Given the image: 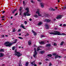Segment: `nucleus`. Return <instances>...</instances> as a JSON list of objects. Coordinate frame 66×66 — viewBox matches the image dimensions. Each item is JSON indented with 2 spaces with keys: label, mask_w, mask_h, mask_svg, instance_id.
I'll list each match as a JSON object with an SVG mask.
<instances>
[{
  "label": "nucleus",
  "mask_w": 66,
  "mask_h": 66,
  "mask_svg": "<svg viewBox=\"0 0 66 66\" xmlns=\"http://www.w3.org/2000/svg\"><path fill=\"white\" fill-rule=\"evenodd\" d=\"M49 34H52V35H63L64 33H62L61 34V33L58 32L56 31H55L54 32H50Z\"/></svg>",
  "instance_id": "1"
},
{
  "label": "nucleus",
  "mask_w": 66,
  "mask_h": 66,
  "mask_svg": "<svg viewBox=\"0 0 66 66\" xmlns=\"http://www.w3.org/2000/svg\"><path fill=\"white\" fill-rule=\"evenodd\" d=\"M10 42H6L4 43V45L5 46H6L7 47H10V46H12V44L10 43Z\"/></svg>",
  "instance_id": "2"
},
{
  "label": "nucleus",
  "mask_w": 66,
  "mask_h": 66,
  "mask_svg": "<svg viewBox=\"0 0 66 66\" xmlns=\"http://www.w3.org/2000/svg\"><path fill=\"white\" fill-rule=\"evenodd\" d=\"M15 53H14V55H17L18 57H19L22 55L21 54H20V52H17L16 51V49L15 51Z\"/></svg>",
  "instance_id": "3"
},
{
  "label": "nucleus",
  "mask_w": 66,
  "mask_h": 66,
  "mask_svg": "<svg viewBox=\"0 0 66 66\" xmlns=\"http://www.w3.org/2000/svg\"><path fill=\"white\" fill-rule=\"evenodd\" d=\"M34 50H35L34 52V54H33V56L35 58H36V55L38 53L37 52H36V48H34Z\"/></svg>",
  "instance_id": "4"
},
{
  "label": "nucleus",
  "mask_w": 66,
  "mask_h": 66,
  "mask_svg": "<svg viewBox=\"0 0 66 66\" xmlns=\"http://www.w3.org/2000/svg\"><path fill=\"white\" fill-rule=\"evenodd\" d=\"M63 17V15H59L57 16L56 19H61Z\"/></svg>",
  "instance_id": "5"
},
{
  "label": "nucleus",
  "mask_w": 66,
  "mask_h": 66,
  "mask_svg": "<svg viewBox=\"0 0 66 66\" xmlns=\"http://www.w3.org/2000/svg\"><path fill=\"white\" fill-rule=\"evenodd\" d=\"M37 11L36 12V14H38L39 16H41V14H39V9H38Z\"/></svg>",
  "instance_id": "6"
},
{
  "label": "nucleus",
  "mask_w": 66,
  "mask_h": 66,
  "mask_svg": "<svg viewBox=\"0 0 66 66\" xmlns=\"http://www.w3.org/2000/svg\"><path fill=\"white\" fill-rule=\"evenodd\" d=\"M41 5V7L42 8H44V4L43 3H40Z\"/></svg>",
  "instance_id": "7"
},
{
  "label": "nucleus",
  "mask_w": 66,
  "mask_h": 66,
  "mask_svg": "<svg viewBox=\"0 0 66 66\" xmlns=\"http://www.w3.org/2000/svg\"><path fill=\"white\" fill-rule=\"evenodd\" d=\"M31 64L32 65H33L34 66H37V65L36 64H35V63L34 62H32L31 63Z\"/></svg>",
  "instance_id": "8"
},
{
  "label": "nucleus",
  "mask_w": 66,
  "mask_h": 66,
  "mask_svg": "<svg viewBox=\"0 0 66 66\" xmlns=\"http://www.w3.org/2000/svg\"><path fill=\"white\" fill-rule=\"evenodd\" d=\"M45 21L46 22H50L51 21V20H49V19H45Z\"/></svg>",
  "instance_id": "9"
},
{
  "label": "nucleus",
  "mask_w": 66,
  "mask_h": 66,
  "mask_svg": "<svg viewBox=\"0 0 66 66\" xmlns=\"http://www.w3.org/2000/svg\"><path fill=\"white\" fill-rule=\"evenodd\" d=\"M49 26L48 24H46L45 26L46 29H49Z\"/></svg>",
  "instance_id": "10"
},
{
  "label": "nucleus",
  "mask_w": 66,
  "mask_h": 66,
  "mask_svg": "<svg viewBox=\"0 0 66 66\" xmlns=\"http://www.w3.org/2000/svg\"><path fill=\"white\" fill-rule=\"evenodd\" d=\"M32 31L34 35L35 36L37 34V33L36 32H35L34 31H33V30H32Z\"/></svg>",
  "instance_id": "11"
},
{
  "label": "nucleus",
  "mask_w": 66,
  "mask_h": 66,
  "mask_svg": "<svg viewBox=\"0 0 66 66\" xmlns=\"http://www.w3.org/2000/svg\"><path fill=\"white\" fill-rule=\"evenodd\" d=\"M39 43L40 44L44 45L45 44V43L44 41H42L41 42H39Z\"/></svg>",
  "instance_id": "12"
},
{
  "label": "nucleus",
  "mask_w": 66,
  "mask_h": 66,
  "mask_svg": "<svg viewBox=\"0 0 66 66\" xmlns=\"http://www.w3.org/2000/svg\"><path fill=\"white\" fill-rule=\"evenodd\" d=\"M25 10H26V11H27V12H26V13H29V9H28V8H26V9H25Z\"/></svg>",
  "instance_id": "13"
},
{
  "label": "nucleus",
  "mask_w": 66,
  "mask_h": 66,
  "mask_svg": "<svg viewBox=\"0 0 66 66\" xmlns=\"http://www.w3.org/2000/svg\"><path fill=\"white\" fill-rule=\"evenodd\" d=\"M22 10V7H21L19 9V11H20V12H21L20 14V15H21V13L22 12L21 11Z\"/></svg>",
  "instance_id": "14"
},
{
  "label": "nucleus",
  "mask_w": 66,
  "mask_h": 66,
  "mask_svg": "<svg viewBox=\"0 0 66 66\" xmlns=\"http://www.w3.org/2000/svg\"><path fill=\"white\" fill-rule=\"evenodd\" d=\"M3 56H4V54L3 53H0V57H2Z\"/></svg>",
  "instance_id": "15"
},
{
  "label": "nucleus",
  "mask_w": 66,
  "mask_h": 66,
  "mask_svg": "<svg viewBox=\"0 0 66 66\" xmlns=\"http://www.w3.org/2000/svg\"><path fill=\"white\" fill-rule=\"evenodd\" d=\"M43 24L42 22H40L38 24V25L39 26H40V25H42Z\"/></svg>",
  "instance_id": "16"
},
{
  "label": "nucleus",
  "mask_w": 66,
  "mask_h": 66,
  "mask_svg": "<svg viewBox=\"0 0 66 66\" xmlns=\"http://www.w3.org/2000/svg\"><path fill=\"white\" fill-rule=\"evenodd\" d=\"M28 44L29 45H31V41L30 40L28 42Z\"/></svg>",
  "instance_id": "17"
},
{
  "label": "nucleus",
  "mask_w": 66,
  "mask_h": 66,
  "mask_svg": "<svg viewBox=\"0 0 66 66\" xmlns=\"http://www.w3.org/2000/svg\"><path fill=\"white\" fill-rule=\"evenodd\" d=\"M49 10H50V11H55V10L53 8H50Z\"/></svg>",
  "instance_id": "18"
},
{
  "label": "nucleus",
  "mask_w": 66,
  "mask_h": 66,
  "mask_svg": "<svg viewBox=\"0 0 66 66\" xmlns=\"http://www.w3.org/2000/svg\"><path fill=\"white\" fill-rule=\"evenodd\" d=\"M40 53L41 54H43V53H45V51H40Z\"/></svg>",
  "instance_id": "19"
},
{
  "label": "nucleus",
  "mask_w": 66,
  "mask_h": 66,
  "mask_svg": "<svg viewBox=\"0 0 66 66\" xmlns=\"http://www.w3.org/2000/svg\"><path fill=\"white\" fill-rule=\"evenodd\" d=\"M47 56H49V57H52V55L51 54H48L47 55Z\"/></svg>",
  "instance_id": "20"
},
{
  "label": "nucleus",
  "mask_w": 66,
  "mask_h": 66,
  "mask_svg": "<svg viewBox=\"0 0 66 66\" xmlns=\"http://www.w3.org/2000/svg\"><path fill=\"white\" fill-rule=\"evenodd\" d=\"M57 57H59V55H56L55 56V59H56Z\"/></svg>",
  "instance_id": "21"
},
{
  "label": "nucleus",
  "mask_w": 66,
  "mask_h": 66,
  "mask_svg": "<svg viewBox=\"0 0 66 66\" xmlns=\"http://www.w3.org/2000/svg\"><path fill=\"white\" fill-rule=\"evenodd\" d=\"M46 47H50L51 45L50 44H47L46 46Z\"/></svg>",
  "instance_id": "22"
},
{
  "label": "nucleus",
  "mask_w": 66,
  "mask_h": 66,
  "mask_svg": "<svg viewBox=\"0 0 66 66\" xmlns=\"http://www.w3.org/2000/svg\"><path fill=\"white\" fill-rule=\"evenodd\" d=\"M45 37V35H41V38H42V37Z\"/></svg>",
  "instance_id": "23"
},
{
  "label": "nucleus",
  "mask_w": 66,
  "mask_h": 66,
  "mask_svg": "<svg viewBox=\"0 0 66 66\" xmlns=\"http://www.w3.org/2000/svg\"><path fill=\"white\" fill-rule=\"evenodd\" d=\"M28 65H29V63H28V62H26V64L25 65L26 66H28Z\"/></svg>",
  "instance_id": "24"
},
{
  "label": "nucleus",
  "mask_w": 66,
  "mask_h": 66,
  "mask_svg": "<svg viewBox=\"0 0 66 66\" xmlns=\"http://www.w3.org/2000/svg\"><path fill=\"white\" fill-rule=\"evenodd\" d=\"M4 50H3V49H1V50H0L1 52H4Z\"/></svg>",
  "instance_id": "25"
},
{
  "label": "nucleus",
  "mask_w": 66,
  "mask_h": 66,
  "mask_svg": "<svg viewBox=\"0 0 66 66\" xmlns=\"http://www.w3.org/2000/svg\"><path fill=\"white\" fill-rule=\"evenodd\" d=\"M27 13H23V15H24V16H27Z\"/></svg>",
  "instance_id": "26"
},
{
  "label": "nucleus",
  "mask_w": 66,
  "mask_h": 66,
  "mask_svg": "<svg viewBox=\"0 0 66 66\" xmlns=\"http://www.w3.org/2000/svg\"><path fill=\"white\" fill-rule=\"evenodd\" d=\"M34 16L35 17V18H37L38 17V15H34Z\"/></svg>",
  "instance_id": "27"
},
{
  "label": "nucleus",
  "mask_w": 66,
  "mask_h": 66,
  "mask_svg": "<svg viewBox=\"0 0 66 66\" xmlns=\"http://www.w3.org/2000/svg\"><path fill=\"white\" fill-rule=\"evenodd\" d=\"M63 43H64V42H61V43L60 44V45H61V46H62V45H63Z\"/></svg>",
  "instance_id": "28"
},
{
  "label": "nucleus",
  "mask_w": 66,
  "mask_h": 66,
  "mask_svg": "<svg viewBox=\"0 0 66 66\" xmlns=\"http://www.w3.org/2000/svg\"><path fill=\"white\" fill-rule=\"evenodd\" d=\"M19 66H22V64L20 63H20H19Z\"/></svg>",
  "instance_id": "29"
},
{
  "label": "nucleus",
  "mask_w": 66,
  "mask_h": 66,
  "mask_svg": "<svg viewBox=\"0 0 66 66\" xmlns=\"http://www.w3.org/2000/svg\"><path fill=\"white\" fill-rule=\"evenodd\" d=\"M22 27L23 29H26V28L24 27V26H22Z\"/></svg>",
  "instance_id": "30"
},
{
  "label": "nucleus",
  "mask_w": 66,
  "mask_h": 66,
  "mask_svg": "<svg viewBox=\"0 0 66 66\" xmlns=\"http://www.w3.org/2000/svg\"><path fill=\"white\" fill-rule=\"evenodd\" d=\"M18 38L20 39H23V38H22L21 37H18Z\"/></svg>",
  "instance_id": "31"
},
{
  "label": "nucleus",
  "mask_w": 66,
  "mask_h": 66,
  "mask_svg": "<svg viewBox=\"0 0 66 66\" xmlns=\"http://www.w3.org/2000/svg\"><path fill=\"white\" fill-rule=\"evenodd\" d=\"M56 53H54L53 54V55L55 56L56 55Z\"/></svg>",
  "instance_id": "32"
},
{
  "label": "nucleus",
  "mask_w": 66,
  "mask_h": 66,
  "mask_svg": "<svg viewBox=\"0 0 66 66\" xmlns=\"http://www.w3.org/2000/svg\"><path fill=\"white\" fill-rule=\"evenodd\" d=\"M52 65V63H51L50 62L49 64V66H51Z\"/></svg>",
  "instance_id": "33"
},
{
  "label": "nucleus",
  "mask_w": 66,
  "mask_h": 66,
  "mask_svg": "<svg viewBox=\"0 0 66 66\" xmlns=\"http://www.w3.org/2000/svg\"><path fill=\"white\" fill-rule=\"evenodd\" d=\"M12 49L13 50H15V47H12Z\"/></svg>",
  "instance_id": "34"
},
{
  "label": "nucleus",
  "mask_w": 66,
  "mask_h": 66,
  "mask_svg": "<svg viewBox=\"0 0 66 66\" xmlns=\"http://www.w3.org/2000/svg\"><path fill=\"white\" fill-rule=\"evenodd\" d=\"M11 11L12 12V14H14L15 12V11L14 10H11Z\"/></svg>",
  "instance_id": "35"
},
{
  "label": "nucleus",
  "mask_w": 66,
  "mask_h": 66,
  "mask_svg": "<svg viewBox=\"0 0 66 66\" xmlns=\"http://www.w3.org/2000/svg\"><path fill=\"white\" fill-rule=\"evenodd\" d=\"M27 16H30V15H30V14L28 13H27Z\"/></svg>",
  "instance_id": "36"
},
{
  "label": "nucleus",
  "mask_w": 66,
  "mask_h": 66,
  "mask_svg": "<svg viewBox=\"0 0 66 66\" xmlns=\"http://www.w3.org/2000/svg\"><path fill=\"white\" fill-rule=\"evenodd\" d=\"M29 34H27L25 36H29Z\"/></svg>",
  "instance_id": "37"
},
{
  "label": "nucleus",
  "mask_w": 66,
  "mask_h": 66,
  "mask_svg": "<svg viewBox=\"0 0 66 66\" xmlns=\"http://www.w3.org/2000/svg\"><path fill=\"white\" fill-rule=\"evenodd\" d=\"M39 50H40V49L39 48H37V51H38Z\"/></svg>",
  "instance_id": "38"
},
{
  "label": "nucleus",
  "mask_w": 66,
  "mask_h": 66,
  "mask_svg": "<svg viewBox=\"0 0 66 66\" xmlns=\"http://www.w3.org/2000/svg\"><path fill=\"white\" fill-rule=\"evenodd\" d=\"M24 23L25 24H27V22L26 21H25Z\"/></svg>",
  "instance_id": "39"
},
{
  "label": "nucleus",
  "mask_w": 66,
  "mask_h": 66,
  "mask_svg": "<svg viewBox=\"0 0 66 66\" xmlns=\"http://www.w3.org/2000/svg\"><path fill=\"white\" fill-rule=\"evenodd\" d=\"M66 9V5L64 7L63 10H65Z\"/></svg>",
  "instance_id": "40"
},
{
  "label": "nucleus",
  "mask_w": 66,
  "mask_h": 66,
  "mask_svg": "<svg viewBox=\"0 0 66 66\" xmlns=\"http://www.w3.org/2000/svg\"><path fill=\"white\" fill-rule=\"evenodd\" d=\"M54 46H56L57 45V44L55 43H54Z\"/></svg>",
  "instance_id": "41"
},
{
  "label": "nucleus",
  "mask_w": 66,
  "mask_h": 66,
  "mask_svg": "<svg viewBox=\"0 0 66 66\" xmlns=\"http://www.w3.org/2000/svg\"><path fill=\"white\" fill-rule=\"evenodd\" d=\"M15 31V29H14L13 30V32H14Z\"/></svg>",
  "instance_id": "42"
},
{
  "label": "nucleus",
  "mask_w": 66,
  "mask_h": 66,
  "mask_svg": "<svg viewBox=\"0 0 66 66\" xmlns=\"http://www.w3.org/2000/svg\"><path fill=\"white\" fill-rule=\"evenodd\" d=\"M49 60V59L46 58L45 59V60L46 61H48Z\"/></svg>",
  "instance_id": "43"
},
{
  "label": "nucleus",
  "mask_w": 66,
  "mask_h": 66,
  "mask_svg": "<svg viewBox=\"0 0 66 66\" xmlns=\"http://www.w3.org/2000/svg\"><path fill=\"white\" fill-rule=\"evenodd\" d=\"M17 9H14V12H15V11H17Z\"/></svg>",
  "instance_id": "44"
},
{
  "label": "nucleus",
  "mask_w": 66,
  "mask_h": 66,
  "mask_svg": "<svg viewBox=\"0 0 66 66\" xmlns=\"http://www.w3.org/2000/svg\"><path fill=\"white\" fill-rule=\"evenodd\" d=\"M58 57H59V58H61V57H62V56H58Z\"/></svg>",
  "instance_id": "45"
},
{
  "label": "nucleus",
  "mask_w": 66,
  "mask_h": 66,
  "mask_svg": "<svg viewBox=\"0 0 66 66\" xmlns=\"http://www.w3.org/2000/svg\"><path fill=\"white\" fill-rule=\"evenodd\" d=\"M5 17V16H3L1 17L2 18H4Z\"/></svg>",
  "instance_id": "46"
},
{
  "label": "nucleus",
  "mask_w": 66,
  "mask_h": 66,
  "mask_svg": "<svg viewBox=\"0 0 66 66\" xmlns=\"http://www.w3.org/2000/svg\"><path fill=\"white\" fill-rule=\"evenodd\" d=\"M14 40L15 41V42L16 43V42H17V39H15Z\"/></svg>",
  "instance_id": "47"
},
{
  "label": "nucleus",
  "mask_w": 66,
  "mask_h": 66,
  "mask_svg": "<svg viewBox=\"0 0 66 66\" xmlns=\"http://www.w3.org/2000/svg\"><path fill=\"white\" fill-rule=\"evenodd\" d=\"M2 37L3 38V37H4V35H2Z\"/></svg>",
  "instance_id": "48"
},
{
  "label": "nucleus",
  "mask_w": 66,
  "mask_h": 66,
  "mask_svg": "<svg viewBox=\"0 0 66 66\" xmlns=\"http://www.w3.org/2000/svg\"><path fill=\"white\" fill-rule=\"evenodd\" d=\"M63 26L64 27H66V25L65 24H64Z\"/></svg>",
  "instance_id": "49"
},
{
  "label": "nucleus",
  "mask_w": 66,
  "mask_h": 66,
  "mask_svg": "<svg viewBox=\"0 0 66 66\" xmlns=\"http://www.w3.org/2000/svg\"><path fill=\"white\" fill-rule=\"evenodd\" d=\"M62 26V24H60V27H61Z\"/></svg>",
  "instance_id": "50"
},
{
  "label": "nucleus",
  "mask_w": 66,
  "mask_h": 66,
  "mask_svg": "<svg viewBox=\"0 0 66 66\" xmlns=\"http://www.w3.org/2000/svg\"><path fill=\"white\" fill-rule=\"evenodd\" d=\"M4 13H5V11H3L2 13H3V14H4Z\"/></svg>",
  "instance_id": "51"
},
{
  "label": "nucleus",
  "mask_w": 66,
  "mask_h": 66,
  "mask_svg": "<svg viewBox=\"0 0 66 66\" xmlns=\"http://www.w3.org/2000/svg\"><path fill=\"white\" fill-rule=\"evenodd\" d=\"M18 14V13H16L15 15V16H16V15H17V14Z\"/></svg>",
  "instance_id": "52"
},
{
  "label": "nucleus",
  "mask_w": 66,
  "mask_h": 66,
  "mask_svg": "<svg viewBox=\"0 0 66 66\" xmlns=\"http://www.w3.org/2000/svg\"><path fill=\"white\" fill-rule=\"evenodd\" d=\"M21 30L20 29H19L18 30V32H20V31Z\"/></svg>",
  "instance_id": "53"
},
{
  "label": "nucleus",
  "mask_w": 66,
  "mask_h": 66,
  "mask_svg": "<svg viewBox=\"0 0 66 66\" xmlns=\"http://www.w3.org/2000/svg\"><path fill=\"white\" fill-rule=\"evenodd\" d=\"M23 26V24H21V27H22V26Z\"/></svg>",
  "instance_id": "54"
},
{
  "label": "nucleus",
  "mask_w": 66,
  "mask_h": 66,
  "mask_svg": "<svg viewBox=\"0 0 66 66\" xmlns=\"http://www.w3.org/2000/svg\"><path fill=\"white\" fill-rule=\"evenodd\" d=\"M31 3H33V0H31Z\"/></svg>",
  "instance_id": "55"
},
{
  "label": "nucleus",
  "mask_w": 66,
  "mask_h": 66,
  "mask_svg": "<svg viewBox=\"0 0 66 66\" xmlns=\"http://www.w3.org/2000/svg\"><path fill=\"white\" fill-rule=\"evenodd\" d=\"M16 42H15L13 43L12 44H15L16 43Z\"/></svg>",
  "instance_id": "56"
},
{
  "label": "nucleus",
  "mask_w": 66,
  "mask_h": 66,
  "mask_svg": "<svg viewBox=\"0 0 66 66\" xmlns=\"http://www.w3.org/2000/svg\"><path fill=\"white\" fill-rule=\"evenodd\" d=\"M23 4H24V3H25V2H24V1H23Z\"/></svg>",
  "instance_id": "57"
},
{
  "label": "nucleus",
  "mask_w": 66,
  "mask_h": 66,
  "mask_svg": "<svg viewBox=\"0 0 66 66\" xmlns=\"http://www.w3.org/2000/svg\"><path fill=\"white\" fill-rule=\"evenodd\" d=\"M55 30H57V28H55Z\"/></svg>",
  "instance_id": "58"
},
{
  "label": "nucleus",
  "mask_w": 66,
  "mask_h": 66,
  "mask_svg": "<svg viewBox=\"0 0 66 66\" xmlns=\"http://www.w3.org/2000/svg\"><path fill=\"white\" fill-rule=\"evenodd\" d=\"M29 20H30V21H32V19H29Z\"/></svg>",
  "instance_id": "59"
},
{
  "label": "nucleus",
  "mask_w": 66,
  "mask_h": 66,
  "mask_svg": "<svg viewBox=\"0 0 66 66\" xmlns=\"http://www.w3.org/2000/svg\"><path fill=\"white\" fill-rule=\"evenodd\" d=\"M39 64L40 65H41V64H42V63L41 62H39Z\"/></svg>",
  "instance_id": "60"
},
{
  "label": "nucleus",
  "mask_w": 66,
  "mask_h": 66,
  "mask_svg": "<svg viewBox=\"0 0 66 66\" xmlns=\"http://www.w3.org/2000/svg\"><path fill=\"white\" fill-rule=\"evenodd\" d=\"M63 34H63V35H66V34H64L63 33Z\"/></svg>",
  "instance_id": "61"
},
{
  "label": "nucleus",
  "mask_w": 66,
  "mask_h": 66,
  "mask_svg": "<svg viewBox=\"0 0 66 66\" xmlns=\"http://www.w3.org/2000/svg\"><path fill=\"white\" fill-rule=\"evenodd\" d=\"M55 9H57V7H55Z\"/></svg>",
  "instance_id": "62"
},
{
  "label": "nucleus",
  "mask_w": 66,
  "mask_h": 66,
  "mask_svg": "<svg viewBox=\"0 0 66 66\" xmlns=\"http://www.w3.org/2000/svg\"><path fill=\"white\" fill-rule=\"evenodd\" d=\"M58 2H60V0H58Z\"/></svg>",
  "instance_id": "63"
},
{
  "label": "nucleus",
  "mask_w": 66,
  "mask_h": 66,
  "mask_svg": "<svg viewBox=\"0 0 66 66\" xmlns=\"http://www.w3.org/2000/svg\"><path fill=\"white\" fill-rule=\"evenodd\" d=\"M11 19H12L13 18V16H11Z\"/></svg>",
  "instance_id": "64"
}]
</instances>
